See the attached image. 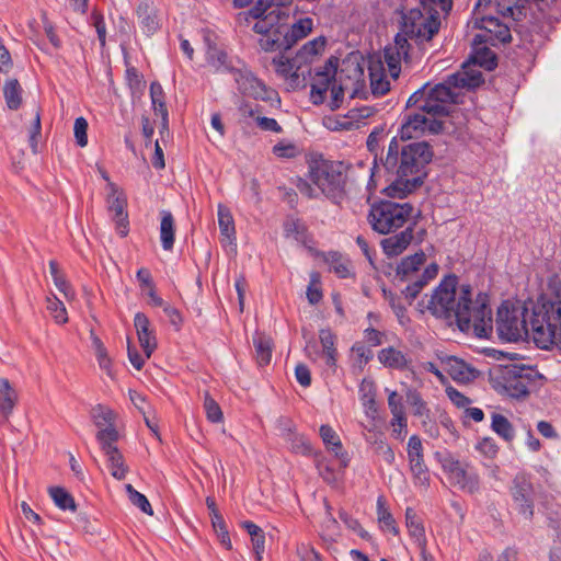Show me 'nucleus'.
Returning <instances> with one entry per match:
<instances>
[{
	"instance_id": "f257e3e1",
	"label": "nucleus",
	"mask_w": 561,
	"mask_h": 561,
	"mask_svg": "<svg viewBox=\"0 0 561 561\" xmlns=\"http://www.w3.org/2000/svg\"><path fill=\"white\" fill-rule=\"evenodd\" d=\"M458 276L446 275L427 302V309L438 318H455L456 324L461 332L468 333L471 330L480 339H486L492 334V310L488 302V295L479 294L472 300V288L470 285H461L457 298Z\"/></svg>"
},
{
	"instance_id": "f03ea898",
	"label": "nucleus",
	"mask_w": 561,
	"mask_h": 561,
	"mask_svg": "<svg viewBox=\"0 0 561 561\" xmlns=\"http://www.w3.org/2000/svg\"><path fill=\"white\" fill-rule=\"evenodd\" d=\"M434 157L430 142L413 141L401 145L393 137L381 164L388 175L389 185L382 192L391 198H404L421 187L428 176V164Z\"/></svg>"
},
{
	"instance_id": "7ed1b4c3",
	"label": "nucleus",
	"mask_w": 561,
	"mask_h": 561,
	"mask_svg": "<svg viewBox=\"0 0 561 561\" xmlns=\"http://www.w3.org/2000/svg\"><path fill=\"white\" fill-rule=\"evenodd\" d=\"M424 10L414 8L403 13L400 22V32L396 35L399 48H414L423 57L426 44L439 32L440 16L438 11L424 13Z\"/></svg>"
},
{
	"instance_id": "20e7f679",
	"label": "nucleus",
	"mask_w": 561,
	"mask_h": 561,
	"mask_svg": "<svg viewBox=\"0 0 561 561\" xmlns=\"http://www.w3.org/2000/svg\"><path fill=\"white\" fill-rule=\"evenodd\" d=\"M530 325L537 347L561 350V300L540 297L533 308Z\"/></svg>"
},
{
	"instance_id": "39448f33",
	"label": "nucleus",
	"mask_w": 561,
	"mask_h": 561,
	"mask_svg": "<svg viewBox=\"0 0 561 561\" xmlns=\"http://www.w3.org/2000/svg\"><path fill=\"white\" fill-rule=\"evenodd\" d=\"M348 169L344 162L320 154L308 163V178L328 199L340 205L346 197Z\"/></svg>"
},
{
	"instance_id": "423d86ee",
	"label": "nucleus",
	"mask_w": 561,
	"mask_h": 561,
	"mask_svg": "<svg viewBox=\"0 0 561 561\" xmlns=\"http://www.w3.org/2000/svg\"><path fill=\"white\" fill-rule=\"evenodd\" d=\"M413 211L410 203L380 201L371 205L368 221L371 229L380 234H389L404 226Z\"/></svg>"
},
{
	"instance_id": "0eeeda50",
	"label": "nucleus",
	"mask_w": 561,
	"mask_h": 561,
	"mask_svg": "<svg viewBox=\"0 0 561 561\" xmlns=\"http://www.w3.org/2000/svg\"><path fill=\"white\" fill-rule=\"evenodd\" d=\"M496 331L504 342L519 341L522 331L526 333V301L517 307L513 301L504 300L497 308Z\"/></svg>"
},
{
	"instance_id": "6e6552de",
	"label": "nucleus",
	"mask_w": 561,
	"mask_h": 561,
	"mask_svg": "<svg viewBox=\"0 0 561 561\" xmlns=\"http://www.w3.org/2000/svg\"><path fill=\"white\" fill-rule=\"evenodd\" d=\"M228 71L233 76L237 89L243 96L254 99L256 101L271 102L276 101L280 103L278 92L267 87L261 79H259L248 68H228Z\"/></svg>"
},
{
	"instance_id": "1a4fd4ad",
	"label": "nucleus",
	"mask_w": 561,
	"mask_h": 561,
	"mask_svg": "<svg viewBox=\"0 0 561 561\" xmlns=\"http://www.w3.org/2000/svg\"><path fill=\"white\" fill-rule=\"evenodd\" d=\"M472 27L481 32L473 37V44L499 47L512 41L511 27L495 15L476 18Z\"/></svg>"
},
{
	"instance_id": "9d476101",
	"label": "nucleus",
	"mask_w": 561,
	"mask_h": 561,
	"mask_svg": "<svg viewBox=\"0 0 561 561\" xmlns=\"http://www.w3.org/2000/svg\"><path fill=\"white\" fill-rule=\"evenodd\" d=\"M445 129L443 119H431L423 113L410 112L402 116L399 135L401 140L419 139L425 135H438Z\"/></svg>"
},
{
	"instance_id": "9b49d317",
	"label": "nucleus",
	"mask_w": 561,
	"mask_h": 561,
	"mask_svg": "<svg viewBox=\"0 0 561 561\" xmlns=\"http://www.w3.org/2000/svg\"><path fill=\"white\" fill-rule=\"evenodd\" d=\"M95 437L100 444L101 450L107 457L111 474L117 480H124L127 476L128 467L125 465L123 454L116 446V443L119 438L118 431H99Z\"/></svg>"
},
{
	"instance_id": "f8f14e48",
	"label": "nucleus",
	"mask_w": 561,
	"mask_h": 561,
	"mask_svg": "<svg viewBox=\"0 0 561 561\" xmlns=\"http://www.w3.org/2000/svg\"><path fill=\"white\" fill-rule=\"evenodd\" d=\"M430 83H425L413 92L407 101V108H415L417 113H423L431 119H442L449 115L448 106L438 104L428 92Z\"/></svg>"
},
{
	"instance_id": "ddd939ff",
	"label": "nucleus",
	"mask_w": 561,
	"mask_h": 561,
	"mask_svg": "<svg viewBox=\"0 0 561 561\" xmlns=\"http://www.w3.org/2000/svg\"><path fill=\"white\" fill-rule=\"evenodd\" d=\"M408 459L415 485L428 488L431 476L424 460V449L420 436L412 435L408 442Z\"/></svg>"
},
{
	"instance_id": "4468645a",
	"label": "nucleus",
	"mask_w": 561,
	"mask_h": 561,
	"mask_svg": "<svg viewBox=\"0 0 561 561\" xmlns=\"http://www.w3.org/2000/svg\"><path fill=\"white\" fill-rule=\"evenodd\" d=\"M108 194L106 198L107 209L113 213V220L116 222L117 232L121 237H126L128 233V213H127V197L125 193L119 190L115 183L107 185Z\"/></svg>"
},
{
	"instance_id": "2eb2a0df",
	"label": "nucleus",
	"mask_w": 561,
	"mask_h": 561,
	"mask_svg": "<svg viewBox=\"0 0 561 561\" xmlns=\"http://www.w3.org/2000/svg\"><path fill=\"white\" fill-rule=\"evenodd\" d=\"M272 65L279 77L290 80L293 88L305 89L307 87V78L304 71L299 72L302 66L296 56L288 58L285 56V53H278L273 57Z\"/></svg>"
},
{
	"instance_id": "dca6fc26",
	"label": "nucleus",
	"mask_w": 561,
	"mask_h": 561,
	"mask_svg": "<svg viewBox=\"0 0 561 561\" xmlns=\"http://www.w3.org/2000/svg\"><path fill=\"white\" fill-rule=\"evenodd\" d=\"M319 435L325 447V450L334 456L339 462V470H344L350 466L351 458L344 449L342 440L334 428L329 424H322L319 428Z\"/></svg>"
},
{
	"instance_id": "f3484780",
	"label": "nucleus",
	"mask_w": 561,
	"mask_h": 561,
	"mask_svg": "<svg viewBox=\"0 0 561 561\" xmlns=\"http://www.w3.org/2000/svg\"><path fill=\"white\" fill-rule=\"evenodd\" d=\"M383 58L388 65L390 76L397 79L401 71V60L407 65L419 64L422 59L420 53L414 51V48H399V44L394 42V46H388L383 50Z\"/></svg>"
},
{
	"instance_id": "a211bd4d",
	"label": "nucleus",
	"mask_w": 561,
	"mask_h": 561,
	"mask_svg": "<svg viewBox=\"0 0 561 561\" xmlns=\"http://www.w3.org/2000/svg\"><path fill=\"white\" fill-rule=\"evenodd\" d=\"M525 370L526 365L524 364L504 366L502 370L503 387L510 397L519 399L526 396Z\"/></svg>"
},
{
	"instance_id": "6ab92c4d",
	"label": "nucleus",
	"mask_w": 561,
	"mask_h": 561,
	"mask_svg": "<svg viewBox=\"0 0 561 561\" xmlns=\"http://www.w3.org/2000/svg\"><path fill=\"white\" fill-rule=\"evenodd\" d=\"M135 13L139 27L147 36L156 34L161 28L159 9L152 0H139Z\"/></svg>"
},
{
	"instance_id": "aec40b11",
	"label": "nucleus",
	"mask_w": 561,
	"mask_h": 561,
	"mask_svg": "<svg viewBox=\"0 0 561 561\" xmlns=\"http://www.w3.org/2000/svg\"><path fill=\"white\" fill-rule=\"evenodd\" d=\"M134 325L139 344L145 353V357L150 358L158 346L154 330L151 329L150 320L144 312H137L134 317Z\"/></svg>"
},
{
	"instance_id": "412c9836",
	"label": "nucleus",
	"mask_w": 561,
	"mask_h": 561,
	"mask_svg": "<svg viewBox=\"0 0 561 561\" xmlns=\"http://www.w3.org/2000/svg\"><path fill=\"white\" fill-rule=\"evenodd\" d=\"M444 364L446 371L455 381L470 382L480 376L478 369L456 356H448Z\"/></svg>"
},
{
	"instance_id": "4be33fe9",
	"label": "nucleus",
	"mask_w": 561,
	"mask_h": 561,
	"mask_svg": "<svg viewBox=\"0 0 561 561\" xmlns=\"http://www.w3.org/2000/svg\"><path fill=\"white\" fill-rule=\"evenodd\" d=\"M415 222L409 225L400 233L381 240L380 244L385 254L389 257L400 255L412 242Z\"/></svg>"
},
{
	"instance_id": "5701e85b",
	"label": "nucleus",
	"mask_w": 561,
	"mask_h": 561,
	"mask_svg": "<svg viewBox=\"0 0 561 561\" xmlns=\"http://www.w3.org/2000/svg\"><path fill=\"white\" fill-rule=\"evenodd\" d=\"M287 38L285 33L284 20L272 28L264 37H260L257 41L259 46L266 53H286L289 50L287 45Z\"/></svg>"
},
{
	"instance_id": "b1692460",
	"label": "nucleus",
	"mask_w": 561,
	"mask_h": 561,
	"mask_svg": "<svg viewBox=\"0 0 561 561\" xmlns=\"http://www.w3.org/2000/svg\"><path fill=\"white\" fill-rule=\"evenodd\" d=\"M425 261L426 255L422 250L403 257L396 267L394 277L401 283L411 280L414 276L419 275L417 272Z\"/></svg>"
},
{
	"instance_id": "393cba45",
	"label": "nucleus",
	"mask_w": 561,
	"mask_h": 561,
	"mask_svg": "<svg viewBox=\"0 0 561 561\" xmlns=\"http://www.w3.org/2000/svg\"><path fill=\"white\" fill-rule=\"evenodd\" d=\"M448 479L463 492L473 494L480 490L479 476L473 471H468L463 466L456 468V471Z\"/></svg>"
},
{
	"instance_id": "a878e982",
	"label": "nucleus",
	"mask_w": 561,
	"mask_h": 561,
	"mask_svg": "<svg viewBox=\"0 0 561 561\" xmlns=\"http://www.w3.org/2000/svg\"><path fill=\"white\" fill-rule=\"evenodd\" d=\"M252 340L257 365L261 367L267 366L272 359L273 339L264 332L256 331Z\"/></svg>"
},
{
	"instance_id": "bb28decb",
	"label": "nucleus",
	"mask_w": 561,
	"mask_h": 561,
	"mask_svg": "<svg viewBox=\"0 0 561 561\" xmlns=\"http://www.w3.org/2000/svg\"><path fill=\"white\" fill-rule=\"evenodd\" d=\"M359 399L365 409L367 417L375 420L378 415V405L376 401V386L371 380L363 379L359 385Z\"/></svg>"
},
{
	"instance_id": "cd10ccee",
	"label": "nucleus",
	"mask_w": 561,
	"mask_h": 561,
	"mask_svg": "<svg viewBox=\"0 0 561 561\" xmlns=\"http://www.w3.org/2000/svg\"><path fill=\"white\" fill-rule=\"evenodd\" d=\"M16 401L18 394L10 381L7 378H0V414L2 415L0 424L8 421Z\"/></svg>"
},
{
	"instance_id": "c85d7f7f",
	"label": "nucleus",
	"mask_w": 561,
	"mask_h": 561,
	"mask_svg": "<svg viewBox=\"0 0 561 561\" xmlns=\"http://www.w3.org/2000/svg\"><path fill=\"white\" fill-rule=\"evenodd\" d=\"M448 82L458 88L476 89L484 83V77L479 70L468 69L449 75Z\"/></svg>"
},
{
	"instance_id": "c756f323",
	"label": "nucleus",
	"mask_w": 561,
	"mask_h": 561,
	"mask_svg": "<svg viewBox=\"0 0 561 561\" xmlns=\"http://www.w3.org/2000/svg\"><path fill=\"white\" fill-rule=\"evenodd\" d=\"M312 26H313V21L311 18L299 19L290 27L285 22V33H286V38H287L286 47H289V49H290L299 41L307 37L309 35V33L312 31Z\"/></svg>"
},
{
	"instance_id": "7c9ffc66",
	"label": "nucleus",
	"mask_w": 561,
	"mask_h": 561,
	"mask_svg": "<svg viewBox=\"0 0 561 561\" xmlns=\"http://www.w3.org/2000/svg\"><path fill=\"white\" fill-rule=\"evenodd\" d=\"M378 359L385 367L397 370H405L410 363L405 354L393 346L380 350L378 352Z\"/></svg>"
},
{
	"instance_id": "2f4dec72",
	"label": "nucleus",
	"mask_w": 561,
	"mask_h": 561,
	"mask_svg": "<svg viewBox=\"0 0 561 561\" xmlns=\"http://www.w3.org/2000/svg\"><path fill=\"white\" fill-rule=\"evenodd\" d=\"M405 525L409 534L414 538L417 547L422 549L426 547V535L422 519L417 516L416 512L412 507L405 510Z\"/></svg>"
},
{
	"instance_id": "473e14b6",
	"label": "nucleus",
	"mask_w": 561,
	"mask_h": 561,
	"mask_svg": "<svg viewBox=\"0 0 561 561\" xmlns=\"http://www.w3.org/2000/svg\"><path fill=\"white\" fill-rule=\"evenodd\" d=\"M160 240L163 250L171 251L175 241V220L170 210H161Z\"/></svg>"
},
{
	"instance_id": "72a5a7b5",
	"label": "nucleus",
	"mask_w": 561,
	"mask_h": 561,
	"mask_svg": "<svg viewBox=\"0 0 561 561\" xmlns=\"http://www.w3.org/2000/svg\"><path fill=\"white\" fill-rule=\"evenodd\" d=\"M324 262L329 265L330 271L339 278L354 277L355 274L351 270V261L342 255L339 251H330L324 254Z\"/></svg>"
},
{
	"instance_id": "f704fd0d",
	"label": "nucleus",
	"mask_w": 561,
	"mask_h": 561,
	"mask_svg": "<svg viewBox=\"0 0 561 561\" xmlns=\"http://www.w3.org/2000/svg\"><path fill=\"white\" fill-rule=\"evenodd\" d=\"M473 53L470 56V61L474 66H479L486 71H492L497 67V56L486 45L476 46L472 43Z\"/></svg>"
},
{
	"instance_id": "c9c22d12",
	"label": "nucleus",
	"mask_w": 561,
	"mask_h": 561,
	"mask_svg": "<svg viewBox=\"0 0 561 561\" xmlns=\"http://www.w3.org/2000/svg\"><path fill=\"white\" fill-rule=\"evenodd\" d=\"M288 18V13H286L283 9H272L267 13V15L255 22L252 30L254 33L264 37L272 28L278 25L283 20Z\"/></svg>"
},
{
	"instance_id": "e433bc0d",
	"label": "nucleus",
	"mask_w": 561,
	"mask_h": 561,
	"mask_svg": "<svg viewBox=\"0 0 561 561\" xmlns=\"http://www.w3.org/2000/svg\"><path fill=\"white\" fill-rule=\"evenodd\" d=\"M457 87L451 85L448 82V76L444 80V82L437 83L434 87H428L430 95L434 99V101H437L438 104H444L447 106V104L450 103H457V96L458 94L454 91Z\"/></svg>"
},
{
	"instance_id": "4c0bfd02",
	"label": "nucleus",
	"mask_w": 561,
	"mask_h": 561,
	"mask_svg": "<svg viewBox=\"0 0 561 561\" xmlns=\"http://www.w3.org/2000/svg\"><path fill=\"white\" fill-rule=\"evenodd\" d=\"M325 44L327 39L324 36L316 37L304 44L297 51L296 57L301 65H308L314 56H318L324 50Z\"/></svg>"
},
{
	"instance_id": "58836bf2",
	"label": "nucleus",
	"mask_w": 561,
	"mask_h": 561,
	"mask_svg": "<svg viewBox=\"0 0 561 561\" xmlns=\"http://www.w3.org/2000/svg\"><path fill=\"white\" fill-rule=\"evenodd\" d=\"M313 462L318 470L319 476L328 484H333L337 481L336 470L332 461L324 455L322 450H318L313 456Z\"/></svg>"
},
{
	"instance_id": "ea45409f",
	"label": "nucleus",
	"mask_w": 561,
	"mask_h": 561,
	"mask_svg": "<svg viewBox=\"0 0 561 561\" xmlns=\"http://www.w3.org/2000/svg\"><path fill=\"white\" fill-rule=\"evenodd\" d=\"M377 517L382 530H387L394 536L399 535L400 530L397 526L396 519L387 507L383 495H379L377 499Z\"/></svg>"
},
{
	"instance_id": "a19ab883",
	"label": "nucleus",
	"mask_w": 561,
	"mask_h": 561,
	"mask_svg": "<svg viewBox=\"0 0 561 561\" xmlns=\"http://www.w3.org/2000/svg\"><path fill=\"white\" fill-rule=\"evenodd\" d=\"M491 430L506 443H511L515 437L512 423L506 416L496 412L491 415Z\"/></svg>"
},
{
	"instance_id": "79ce46f5",
	"label": "nucleus",
	"mask_w": 561,
	"mask_h": 561,
	"mask_svg": "<svg viewBox=\"0 0 561 561\" xmlns=\"http://www.w3.org/2000/svg\"><path fill=\"white\" fill-rule=\"evenodd\" d=\"M92 419L99 431L116 430L115 420L116 414L113 410L102 404H98L92 410Z\"/></svg>"
},
{
	"instance_id": "37998d69",
	"label": "nucleus",
	"mask_w": 561,
	"mask_h": 561,
	"mask_svg": "<svg viewBox=\"0 0 561 561\" xmlns=\"http://www.w3.org/2000/svg\"><path fill=\"white\" fill-rule=\"evenodd\" d=\"M371 93L376 96L385 95L390 90V82L387 80L381 62H378L377 70L369 66Z\"/></svg>"
},
{
	"instance_id": "c03bdc74",
	"label": "nucleus",
	"mask_w": 561,
	"mask_h": 561,
	"mask_svg": "<svg viewBox=\"0 0 561 561\" xmlns=\"http://www.w3.org/2000/svg\"><path fill=\"white\" fill-rule=\"evenodd\" d=\"M22 87L18 79H9L3 88V95L9 110L16 111L22 105Z\"/></svg>"
},
{
	"instance_id": "a18cd8bd",
	"label": "nucleus",
	"mask_w": 561,
	"mask_h": 561,
	"mask_svg": "<svg viewBox=\"0 0 561 561\" xmlns=\"http://www.w3.org/2000/svg\"><path fill=\"white\" fill-rule=\"evenodd\" d=\"M48 493L55 505L62 511L76 512L77 504L73 496L62 486H50Z\"/></svg>"
},
{
	"instance_id": "49530a36",
	"label": "nucleus",
	"mask_w": 561,
	"mask_h": 561,
	"mask_svg": "<svg viewBox=\"0 0 561 561\" xmlns=\"http://www.w3.org/2000/svg\"><path fill=\"white\" fill-rule=\"evenodd\" d=\"M150 99L152 110L156 115H160L161 118L165 119L168 107L165 103V93L162 85L158 81H153L150 84Z\"/></svg>"
},
{
	"instance_id": "de8ad7c7",
	"label": "nucleus",
	"mask_w": 561,
	"mask_h": 561,
	"mask_svg": "<svg viewBox=\"0 0 561 561\" xmlns=\"http://www.w3.org/2000/svg\"><path fill=\"white\" fill-rule=\"evenodd\" d=\"M126 62V71H125V80L126 84L130 90L133 96L140 95L144 93L146 88V82L144 80V76L138 71V69L134 66H130Z\"/></svg>"
},
{
	"instance_id": "09e8293b",
	"label": "nucleus",
	"mask_w": 561,
	"mask_h": 561,
	"mask_svg": "<svg viewBox=\"0 0 561 561\" xmlns=\"http://www.w3.org/2000/svg\"><path fill=\"white\" fill-rule=\"evenodd\" d=\"M49 272L53 277L55 286L67 297L73 298L75 290L71 284L67 280L64 273L59 270V265L55 260L49 261Z\"/></svg>"
},
{
	"instance_id": "8fccbe9b",
	"label": "nucleus",
	"mask_w": 561,
	"mask_h": 561,
	"mask_svg": "<svg viewBox=\"0 0 561 561\" xmlns=\"http://www.w3.org/2000/svg\"><path fill=\"white\" fill-rule=\"evenodd\" d=\"M218 226L220 233L229 240H236L234 220L230 210L219 205L218 206Z\"/></svg>"
},
{
	"instance_id": "3c124183",
	"label": "nucleus",
	"mask_w": 561,
	"mask_h": 561,
	"mask_svg": "<svg viewBox=\"0 0 561 561\" xmlns=\"http://www.w3.org/2000/svg\"><path fill=\"white\" fill-rule=\"evenodd\" d=\"M407 402L413 408V414L415 416L428 419L431 416V410L427 403L423 400L422 394L416 389H408Z\"/></svg>"
},
{
	"instance_id": "603ef678",
	"label": "nucleus",
	"mask_w": 561,
	"mask_h": 561,
	"mask_svg": "<svg viewBox=\"0 0 561 561\" xmlns=\"http://www.w3.org/2000/svg\"><path fill=\"white\" fill-rule=\"evenodd\" d=\"M511 493L519 507V512L524 513L526 508V474L524 472L515 477Z\"/></svg>"
},
{
	"instance_id": "864d4df0",
	"label": "nucleus",
	"mask_w": 561,
	"mask_h": 561,
	"mask_svg": "<svg viewBox=\"0 0 561 561\" xmlns=\"http://www.w3.org/2000/svg\"><path fill=\"white\" fill-rule=\"evenodd\" d=\"M205 42L207 44L206 59L208 64L217 68L225 67L228 70L229 67L226 65L228 58L227 53L218 48L208 37H205Z\"/></svg>"
},
{
	"instance_id": "5fc2aeb1",
	"label": "nucleus",
	"mask_w": 561,
	"mask_h": 561,
	"mask_svg": "<svg viewBox=\"0 0 561 561\" xmlns=\"http://www.w3.org/2000/svg\"><path fill=\"white\" fill-rule=\"evenodd\" d=\"M285 237H295L297 241H302L308 232L307 226L299 218L288 217L283 224Z\"/></svg>"
},
{
	"instance_id": "6e6d98bb",
	"label": "nucleus",
	"mask_w": 561,
	"mask_h": 561,
	"mask_svg": "<svg viewBox=\"0 0 561 561\" xmlns=\"http://www.w3.org/2000/svg\"><path fill=\"white\" fill-rule=\"evenodd\" d=\"M434 457L448 477L456 471V468L462 466L461 462L447 449L443 451H436Z\"/></svg>"
},
{
	"instance_id": "4d7b16f0",
	"label": "nucleus",
	"mask_w": 561,
	"mask_h": 561,
	"mask_svg": "<svg viewBox=\"0 0 561 561\" xmlns=\"http://www.w3.org/2000/svg\"><path fill=\"white\" fill-rule=\"evenodd\" d=\"M321 275L319 272H312L310 274V283L307 287V299L310 305L319 304L323 298V293L321 288Z\"/></svg>"
},
{
	"instance_id": "13d9d810",
	"label": "nucleus",
	"mask_w": 561,
	"mask_h": 561,
	"mask_svg": "<svg viewBox=\"0 0 561 561\" xmlns=\"http://www.w3.org/2000/svg\"><path fill=\"white\" fill-rule=\"evenodd\" d=\"M125 490L128 495V500L133 505L137 506L142 513H146L148 515L153 514L151 504L149 503L146 495L138 492L131 484H126Z\"/></svg>"
},
{
	"instance_id": "bf43d9fd",
	"label": "nucleus",
	"mask_w": 561,
	"mask_h": 561,
	"mask_svg": "<svg viewBox=\"0 0 561 561\" xmlns=\"http://www.w3.org/2000/svg\"><path fill=\"white\" fill-rule=\"evenodd\" d=\"M204 409L206 417L211 423H219L224 420V414L218 402L210 396L208 391L204 393Z\"/></svg>"
},
{
	"instance_id": "052dcab7",
	"label": "nucleus",
	"mask_w": 561,
	"mask_h": 561,
	"mask_svg": "<svg viewBox=\"0 0 561 561\" xmlns=\"http://www.w3.org/2000/svg\"><path fill=\"white\" fill-rule=\"evenodd\" d=\"M211 526L221 546L227 550H231L232 543L224 516L215 515L214 520H211Z\"/></svg>"
},
{
	"instance_id": "680f3d73",
	"label": "nucleus",
	"mask_w": 561,
	"mask_h": 561,
	"mask_svg": "<svg viewBox=\"0 0 561 561\" xmlns=\"http://www.w3.org/2000/svg\"><path fill=\"white\" fill-rule=\"evenodd\" d=\"M290 449L296 454L312 457L319 449H314L311 443L304 436L294 434L290 438Z\"/></svg>"
},
{
	"instance_id": "e2e57ef3",
	"label": "nucleus",
	"mask_w": 561,
	"mask_h": 561,
	"mask_svg": "<svg viewBox=\"0 0 561 561\" xmlns=\"http://www.w3.org/2000/svg\"><path fill=\"white\" fill-rule=\"evenodd\" d=\"M503 10L501 12V18H510L514 22H517L520 20V16L524 14L525 4L518 0H502V7Z\"/></svg>"
},
{
	"instance_id": "0e129e2a",
	"label": "nucleus",
	"mask_w": 561,
	"mask_h": 561,
	"mask_svg": "<svg viewBox=\"0 0 561 561\" xmlns=\"http://www.w3.org/2000/svg\"><path fill=\"white\" fill-rule=\"evenodd\" d=\"M47 310L58 324H65L68 321L67 309L61 300L56 296L47 298Z\"/></svg>"
},
{
	"instance_id": "69168bd1",
	"label": "nucleus",
	"mask_w": 561,
	"mask_h": 561,
	"mask_svg": "<svg viewBox=\"0 0 561 561\" xmlns=\"http://www.w3.org/2000/svg\"><path fill=\"white\" fill-rule=\"evenodd\" d=\"M331 82L329 79L314 78V82L310 85V101L313 105H320L324 102L325 93L329 90Z\"/></svg>"
},
{
	"instance_id": "338daca9",
	"label": "nucleus",
	"mask_w": 561,
	"mask_h": 561,
	"mask_svg": "<svg viewBox=\"0 0 561 561\" xmlns=\"http://www.w3.org/2000/svg\"><path fill=\"white\" fill-rule=\"evenodd\" d=\"M339 67V58L331 56L325 64L314 70V78L323 80L329 79V82L335 81V76Z\"/></svg>"
},
{
	"instance_id": "774afa93",
	"label": "nucleus",
	"mask_w": 561,
	"mask_h": 561,
	"mask_svg": "<svg viewBox=\"0 0 561 561\" xmlns=\"http://www.w3.org/2000/svg\"><path fill=\"white\" fill-rule=\"evenodd\" d=\"M92 343L95 348V355H96V359H98L100 368L102 370H105L108 375H111L112 362H111V358L108 357L106 347L104 346L101 339L98 336L92 337Z\"/></svg>"
}]
</instances>
